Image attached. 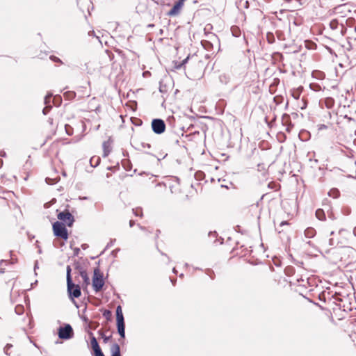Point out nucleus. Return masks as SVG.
Segmentation results:
<instances>
[{
  "label": "nucleus",
  "instance_id": "obj_1",
  "mask_svg": "<svg viewBox=\"0 0 356 356\" xmlns=\"http://www.w3.org/2000/svg\"><path fill=\"white\" fill-rule=\"evenodd\" d=\"M116 321L118 332L122 338L125 337V325L124 316L121 306H118L116 308Z\"/></svg>",
  "mask_w": 356,
  "mask_h": 356
},
{
  "label": "nucleus",
  "instance_id": "obj_2",
  "mask_svg": "<svg viewBox=\"0 0 356 356\" xmlns=\"http://www.w3.org/2000/svg\"><path fill=\"white\" fill-rule=\"evenodd\" d=\"M53 232L54 234L57 237H60L65 241L68 238L67 230L65 224L62 222L56 221L53 224Z\"/></svg>",
  "mask_w": 356,
  "mask_h": 356
},
{
  "label": "nucleus",
  "instance_id": "obj_3",
  "mask_svg": "<svg viewBox=\"0 0 356 356\" xmlns=\"http://www.w3.org/2000/svg\"><path fill=\"white\" fill-rule=\"evenodd\" d=\"M104 284V281L103 279V275L100 273V270L99 268H95L94 270V275H93V279H92V286L94 288V290L96 292L99 291L103 286Z\"/></svg>",
  "mask_w": 356,
  "mask_h": 356
},
{
  "label": "nucleus",
  "instance_id": "obj_4",
  "mask_svg": "<svg viewBox=\"0 0 356 356\" xmlns=\"http://www.w3.org/2000/svg\"><path fill=\"white\" fill-rule=\"evenodd\" d=\"M58 337L61 339H70L74 336V331L70 324H65L64 327H60L58 329Z\"/></svg>",
  "mask_w": 356,
  "mask_h": 356
},
{
  "label": "nucleus",
  "instance_id": "obj_5",
  "mask_svg": "<svg viewBox=\"0 0 356 356\" xmlns=\"http://www.w3.org/2000/svg\"><path fill=\"white\" fill-rule=\"evenodd\" d=\"M152 129L156 134H161L165 130V122L161 119H154L152 121Z\"/></svg>",
  "mask_w": 356,
  "mask_h": 356
},
{
  "label": "nucleus",
  "instance_id": "obj_6",
  "mask_svg": "<svg viewBox=\"0 0 356 356\" xmlns=\"http://www.w3.org/2000/svg\"><path fill=\"white\" fill-rule=\"evenodd\" d=\"M57 217L68 227H72L74 222V216L67 210L60 212Z\"/></svg>",
  "mask_w": 356,
  "mask_h": 356
},
{
  "label": "nucleus",
  "instance_id": "obj_7",
  "mask_svg": "<svg viewBox=\"0 0 356 356\" xmlns=\"http://www.w3.org/2000/svg\"><path fill=\"white\" fill-rule=\"evenodd\" d=\"M185 1L186 0H178L173 6L172 8L168 11L167 15L170 17L178 15L184 6Z\"/></svg>",
  "mask_w": 356,
  "mask_h": 356
},
{
  "label": "nucleus",
  "instance_id": "obj_8",
  "mask_svg": "<svg viewBox=\"0 0 356 356\" xmlns=\"http://www.w3.org/2000/svg\"><path fill=\"white\" fill-rule=\"evenodd\" d=\"M67 292L71 298H79L81 294V288L78 284H75L72 282V286H69V284L67 283Z\"/></svg>",
  "mask_w": 356,
  "mask_h": 356
},
{
  "label": "nucleus",
  "instance_id": "obj_9",
  "mask_svg": "<svg viewBox=\"0 0 356 356\" xmlns=\"http://www.w3.org/2000/svg\"><path fill=\"white\" fill-rule=\"evenodd\" d=\"M330 27L332 30H339L340 33L343 35L346 33V29L342 24H340L337 19H332L330 22Z\"/></svg>",
  "mask_w": 356,
  "mask_h": 356
},
{
  "label": "nucleus",
  "instance_id": "obj_10",
  "mask_svg": "<svg viewBox=\"0 0 356 356\" xmlns=\"http://www.w3.org/2000/svg\"><path fill=\"white\" fill-rule=\"evenodd\" d=\"M10 254L11 257L10 261L6 259L0 260V274H3L6 272V266H8L9 264H14L17 262V259H13L12 258L13 251L10 252Z\"/></svg>",
  "mask_w": 356,
  "mask_h": 356
},
{
  "label": "nucleus",
  "instance_id": "obj_11",
  "mask_svg": "<svg viewBox=\"0 0 356 356\" xmlns=\"http://www.w3.org/2000/svg\"><path fill=\"white\" fill-rule=\"evenodd\" d=\"M112 141L109 139L107 141H104L102 144L103 148V157H107L112 150L111 147Z\"/></svg>",
  "mask_w": 356,
  "mask_h": 356
},
{
  "label": "nucleus",
  "instance_id": "obj_12",
  "mask_svg": "<svg viewBox=\"0 0 356 356\" xmlns=\"http://www.w3.org/2000/svg\"><path fill=\"white\" fill-rule=\"evenodd\" d=\"M90 334L92 335L91 339H90V343H91L92 348L94 350V353L97 352L99 350H102L96 338L92 335V333Z\"/></svg>",
  "mask_w": 356,
  "mask_h": 356
},
{
  "label": "nucleus",
  "instance_id": "obj_13",
  "mask_svg": "<svg viewBox=\"0 0 356 356\" xmlns=\"http://www.w3.org/2000/svg\"><path fill=\"white\" fill-rule=\"evenodd\" d=\"M111 356H121L120 348L118 343H113L111 347Z\"/></svg>",
  "mask_w": 356,
  "mask_h": 356
},
{
  "label": "nucleus",
  "instance_id": "obj_14",
  "mask_svg": "<svg viewBox=\"0 0 356 356\" xmlns=\"http://www.w3.org/2000/svg\"><path fill=\"white\" fill-rule=\"evenodd\" d=\"M304 234L306 238H311L316 235V232L313 227H307L305 230Z\"/></svg>",
  "mask_w": 356,
  "mask_h": 356
},
{
  "label": "nucleus",
  "instance_id": "obj_15",
  "mask_svg": "<svg viewBox=\"0 0 356 356\" xmlns=\"http://www.w3.org/2000/svg\"><path fill=\"white\" fill-rule=\"evenodd\" d=\"M81 277L83 278L84 284L87 286L90 284V278L85 270L81 269L79 272Z\"/></svg>",
  "mask_w": 356,
  "mask_h": 356
},
{
  "label": "nucleus",
  "instance_id": "obj_16",
  "mask_svg": "<svg viewBox=\"0 0 356 356\" xmlns=\"http://www.w3.org/2000/svg\"><path fill=\"white\" fill-rule=\"evenodd\" d=\"M100 161L101 159L99 156H94L91 157L90 159V165L93 168L97 167L100 163Z\"/></svg>",
  "mask_w": 356,
  "mask_h": 356
},
{
  "label": "nucleus",
  "instance_id": "obj_17",
  "mask_svg": "<svg viewBox=\"0 0 356 356\" xmlns=\"http://www.w3.org/2000/svg\"><path fill=\"white\" fill-rule=\"evenodd\" d=\"M316 218L320 220H325V214L323 209H318L316 211Z\"/></svg>",
  "mask_w": 356,
  "mask_h": 356
},
{
  "label": "nucleus",
  "instance_id": "obj_18",
  "mask_svg": "<svg viewBox=\"0 0 356 356\" xmlns=\"http://www.w3.org/2000/svg\"><path fill=\"white\" fill-rule=\"evenodd\" d=\"M66 270H67V275H66L67 283L69 284V286L70 287V286H72V276H71V270H71V268L70 266H67Z\"/></svg>",
  "mask_w": 356,
  "mask_h": 356
},
{
  "label": "nucleus",
  "instance_id": "obj_19",
  "mask_svg": "<svg viewBox=\"0 0 356 356\" xmlns=\"http://www.w3.org/2000/svg\"><path fill=\"white\" fill-rule=\"evenodd\" d=\"M282 123L283 125L286 126L289 124L291 125V122L290 120V116L287 114H284L282 118Z\"/></svg>",
  "mask_w": 356,
  "mask_h": 356
},
{
  "label": "nucleus",
  "instance_id": "obj_20",
  "mask_svg": "<svg viewBox=\"0 0 356 356\" xmlns=\"http://www.w3.org/2000/svg\"><path fill=\"white\" fill-rule=\"evenodd\" d=\"M15 312L18 315L22 314L24 312V306L21 305H17L15 308Z\"/></svg>",
  "mask_w": 356,
  "mask_h": 356
},
{
  "label": "nucleus",
  "instance_id": "obj_21",
  "mask_svg": "<svg viewBox=\"0 0 356 356\" xmlns=\"http://www.w3.org/2000/svg\"><path fill=\"white\" fill-rule=\"evenodd\" d=\"M267 40L270 44H272L275 42V37L273 33H268L267 34Z\"/></svg>",
  "mask_w": 356,
  "mask_h": 356
},
{
  "label": "nucleus",
  "instance_id": "obj_22",
  "mask_svg": "<svg viewBox=\"0 0 356 356\" xmlns=\"http://www.w3.org/2000/svg\"><path fill=\"white\" fill-rule=\"evenodd\" d=\"M99 333L102 336L103 341L105 343H106L108 341V340L111 338V335L108 337L105 336L104 333L100 330L99 331Z\"/></svg>",
  "mask_w": 356,
  "mask_h": 356
},
{
  "label": "nucleus",
  "instance_id": "obj_23",
  "mask_svg": "<svg viewBox=\"0 0 356 356\" xmlns=\"http://www.w3.org/2000/svg\"><path fill=\"white\" fill-rule=\"evenodd\" d=\"M111 312L110 310H104V313H103V316L107 319V320H110L111 319Z\"/></svg>",
  "mask_w": 356,
  "mask_h": 356
},
{
  "label": "nucleus",
  "instance_id": "obj_24",
  "mask_svg": "<svg viewBox=\"0 0 356 356\" xmlns=\"http://www.w3.org/2000/svg\"><path fill=\"white\" fill-rule=\"evenodd\" d=\"M219 79H220V81L222 82V83H227L229 81V79L228 77H227V76L225 74H222L219 76Z\"/></svg>",
  "mask_w": 356,
  "mask_h": 356
},
{
  "label": "nucleus",
  "instance_id": "obj_25",
  "mask_svg": "<svg viewBox=\"0 0 356 356\" xmlns=\"http://www.w3.org/2000/svg\"><path fill=\"white\" fill-rule=\"evenodd\" d=\"M134 213L137 216H142L143 213L140 209L136 208L133 209Z\"/></svg>",
  "mask_w": 356,
  "mask_h": 356
},
{
  "label": "nucleus",
  "instance_id": "obj_26",
  "mask_svg": "<svg viewBox=\"0 0 356 356\" xmlns=\"http://www.w3.org/2000/svg\"><path fill=\"white\" fill-rule=\"evenodd\" d=\"M51 108V106L47 105L42 110V113L47 115Z\"/></svg>",
  "mask_w": 356,
  "mask_h": 356
},
{
  "label": "nucleus",
  "instance_id": "obj_27",
  "mask_svg": "<svg viewBox=\"0 0 356 356\" xmlns=\"http://www.w3.org/2000/svg\"><path fill=\"white\" fill-rule=\"evenodd\" d=\"M159 91L162 93H165V92H167V88H166V86H163L161 84V83H160V86H159Z\"/></svg>",
  "mask_w": 356,
  "mask_h": 356
},
{
  "label": "nucleus",
  "instance_id": "obj_28",
  "mask_svg": "<svg viewBox=\"0 0 356 356\" xmlns=\"http://www.w3.org/2000/svg\"><path fill=\"white\" fill-rule=\"evenodd\" d=\"M50 59H51V60L54 61V62H57V63H62L61 60H60L59 58H58V57H56V56H50Z\"/></svg>",
  "mask_w": 356,
  "mask_h": 356
},
{
  "label": "nucleus",
  "instance_id": "obj_29",
  "mask_svg": "<svg viewBox=\"0 0 356 356\" xmlns=\"http://www.w3.org/2000/svg\"><path fill=\"white\" fill-rule=\"evenodd\" d=\"M52 95L50 94V95H47L45 97H44V104L46 105H47L50 101V99Z\"/></svg>",
  "mask_w": 356,
  "mask_h": 356
},
{
  "label": "nucleus",
  "instance_id": "obj_30",
  "mask_svg": "<svg viewBox=\"0 0 356 356\" xmlns=\"http://www.w3.org/2000/svg\"><path fill=\"white\" fill-rule=\"evenodd\" d=\"M13 346L10 343H7L6 346L4 348V352L6 355H8V350L12 347Z\"/></svg>",
  "mask_w": 356,
  "mask_h": 356
},
{
  "label": "nucleus",
  "instance_id": "obj_31",
  "mask_svg": "<svg viewBox=\"0 0 356 356\" xmlns=\"http://www.w3.org/2000/svg\"><path fill=\"white\" fill-rule=\"evenodd\" d=\"M80 252V249L79 248H74V255L78 256Z\"/></svg>",
  "mask_w": 356,
  "mask_h": 356
},
{
  "label": "nucleus",
  "instance_id": "obj_32",
  "mask_svg": "<svg viewBox=\"0 0 356 356\" xmlns=\"http://www.w3.org/2000/svg\"><path fill=\"white\" fill-rule=\"evenodd\" d=\"M95 356H105L102 350L94 353Z\"/></svg>",
  "mask_w": 356,
  "mask_h": 356
},
{
  "label": "nucleus",
  "instance_id": "obj_33",
  "mask_svg": "<svg viewBox=\"0 0 356 356\" xmlns=\"http://www.w3.org/2000/svg\"><path fill=\"white\" fill-rule=\"evenodd\" d=\"M286 127V131L289 133L291 131V129L293 127V124H291V125H289V124Z\"/></svg>",
  "mask_w": 356,
  "mask_h": 356
},
{
  "label": "nucleus",
  "instance_id": "obj_34",
  "mask_svg": "<svg viewBox=\"0 0 356 356\" xmlns=\"http://www.w3.org/2000/svg\"><path fill=\"white\" fill-rule=\"evenodd\" d=\"M327 127L325 124L318 125V130L326 129Z\"/></svg>",
  "mask_w": 356,
  "mask_h": 356
},
{
  "label": "nucleus",
  "instance_id": "obj_35",
  "mask_svg": "<svg viewBox=\"0 0 356 356\" xmlns=\"http://www.w3.org/2000/svg\"><path fill=\"white\" fill-rule=\"evenodd\" d=\"M289 225V222L287 221H282L280 223V227H282L284 225Z\"/></svg>",
  "mask_w": 356,
  "mask_h": 356
},
{
  "label": "nucleus",
  "instance_id": "obj_36",
  "mask_svg": "<svg viewBox=\"0 0 356 356\" xmlns=\"http://www.w3.org/2000/svg\"><path fill=\"white\" fill-rule=\"evenodd\" d=\"M329 245L330 246H332V245H335V243H334V241L333 238H330V240H329Z\"/></svg>",
  "mask_w": 356,
  "mask_h": 356
},
{
  "label": "nucleus",
  "instance_id": "obj_37",
  "mask_svg": "<svg viewBox=\"0 0 356 356\" xmlns=\"http://www.w3.org/2000/svg\"><path fill=\"white\" fill-rule=\"evenodd\" d=\"M6 156V154L4 151L2 150L0 152V156L5 157Z\"/></svg>",
  "mask_w": 356,
  "mask_h": 356
},
{
  "label": "nucleus",
  "instance_id": "obj_38",
  "mask_svg": "<svg viewBox=\"0 0 356 356\" xmlns=\"http://www.w3.org/2000/svg\"><path fill=\"white\" fill-rule=\"evenodd\" d=\"M344 118L347 119L349 122L353 120V119L347 115H344Z\"/></svg>",
  "mask_w": 356,
  "mask_h": 356
},
{
  "label": "nucleus",
  "instance_id": "obj_39",
  "mask_svg": "<svg viewBox=\"0 0 356 356\" xmlns=\"http://www.w3.org/2000/svg\"><path fill=\"white\" fill-rule=\"evenodd\" d=\"M134 224H135V222L133 220H131L129 221V226H130V227H132L134 225Z\"/></svg>",
  "mask_w": 356,
  "mask_h": 356
},
{
  "label": "nucleus",
  "instance_id": "obj_40",
  "mask_svg": "<svg viewBox=\"0 0 356 356\" xmlns=\"http://www.w3.org/2000/svg\"><path fill=\"white\" fill-rule=\"evenodd\" d=\"M82 320H83L84 322H86V323H88V317H86V316H85L82 317Z\"/></svg>",
  "mask_w": 356,
  "mask_h": 356
},
{
  "label": "nucleus",
  "instance_id": "obj_41",
  "mask_svg": "<svg viewBox=\"0 0 356 356\" xmlns=\"http://www.w3.org/2000/svg\"><path fill=\"white\" fill-rule=\"evenodd\" d=\"M88 245L87 244H86V243L81 245V248L83 250H86V248H88Z\"/></svg>",
  "mask_w": 356,
  "mask_h": 356
},
{
  "label": "nucleus",
  "instance_id": "obj_42",
  "mask_svg": "<svg viewBox=\"0 0 356 356\" xmlns=\"http://www.w3.org/2000/svg\"><path fill=\"white\" fill-rule=\"evenodd\" d=\"M210 273H213V272L212 270H211L210 269H208V270H207V275H208L209 276H210L211 279H213V278L211 276Z\"/></svg>",
  "mask_w": 356,
  "mask_h": 356
},
{
  "label": "nucleus",
  "instance_id": "obj_43",
  "mask_svg": "<svg viewBox=\"0 0 356 356\" xmlns=\"http://www.w3.org/2000/svg\"><path fill=\"white\" fill-rule=\"evenodd\" d=\"M334 192L335 193V195H334V197H337L338 195H339V191L337 190V189H334Z\"/></svg>",
  "mask_w": 356,
  "mask_h": 356
},
{
  "label": "nucleus",
  "instance_id": "obj_44",
  "mask_svg": "<svg viewBox=\"0 0 356 356\" xmlns=\"http://www.w3.org/2000/svg\"><path fill=\"white\" fill-rule=\"evenodd\" d=\"M138 226L143 231H145L146 229V228L145 227H143V226H141L140 225H138Z\"/></svg>",
  "mask_w": 356,
  "mask_h": 356
},
{
  "label": "nucleus",
  "instance_id": "obj_45",
  "mask_svg": "<svg viewBox=\"0 0 356 356\" xmlns=\"http://www.w3.org/2000/svg\"><path fill=\"white\" fill-rule=\"evenodd\" d=\"M188 60V58H186V59H184L182 62V64L181 65H184V63H186Z\"/></svg>",
  "mask_w": 356,
  "mask_h": 356
},
{
  "label": "nucleus",
  "instance_id": "obj_46",
  "mask_svg": "<svg viewBox=\"0 0 356 356\" xmlns=\"http://www.w3.org/2000/svg\"><path fill=\"white\" fill-rule=\"evenodd\" d=\"M353 234L356 236V227L353 229Z\"/></svg>",
  "mask_w": 356,
  "mask_h": 356
},
{
  "label": "nucleus",
  "instance_id": "obj_47",
  "mask_svg": "<svg viewBox=\"0 0 356 356\" xmlns=\"http://www.w3.org/2000/svg\"><path fill=\"white\" fill-rule=\"evenodd\" d=\"M113 241H111L110 243H108L107 247L111 246L113 245Z\"/></svg>",
  "mask_w": 356,
  "mask_h": 356
},
{
  "label": "nucleus",
  "instance_id": "obj_48",
  "mask_svg": "<svg viewBox=\"0 0 356 356\" xmlns=\"http://www.w3.org/2000/svg\"><path fill=\"white\" fill-rule=\"evenodd\" d=\"M171 282H172V284H173V285H175V282H176V280H172V279H171Z\"/></svg>",
  "mask_w": 356,
  "mask_h": 356
},
{
  "label": "nucleus",
  "instance_id": "obj_49",
  "mask_svg": "<svg viewBox=\"0 0 356 356\" xmlns=\"http://www.w3.org/2000/svg\"><path fill=\"white\" fill-rule=\"evenodd\" d=\"M172 272H173L174 273H177V270H176L175 268H174L172 269Z\"/></svg>",
  "mask_w": 356,
  "mask_h": 356
},
{
  "label": "nucleus",
  "instance_id": "obj_50",
  "mask_svg": "<svg viewBox=\"0 0 356 356\" xmlns=\"http://www.w3.org/2000/svg\"><path fill=\"white\" fill-rule=\"evenodd\" d=\"M94 33H95V32L92 31V32H90V33H89V35H93Z\"/></svg>",
  "mask_w": 356,
  "mask_h": 356
},
{
  "label": "nucleus",
  "instance_id": "obj_51",
  "mask_svg": "<svg viewBox=\"0 0 356 356\" xmlns=\"http://www.w3.org/2000/svg\"><path fill=\"white\" fill-rule=\"evenodd\" d=\"M334 231H332V232H330V235H331V236H332V235H334Z\"/></svg>",
  "mask_w": 356,
  "mask_h": 356
},
{
  "label": "nucleus",
  "instance_id": "obj_52",
  "mask_svg": "<svg viewBox=\"0 0 356 356\" xmlns=\"http://www.w3.org/2000/svg\"><path fill=\"white\" fill-rule=\"evenodd\" d=\"M148 26H149V27H153V26H154V24H149Z\"/></svg>",
  "mask_w": 356,
  "mask_h": 356
},
{
  "label": "nucleus",
  "instance_id": "obj_53",
  "mask_svg": "<svg viewBox=\"0 0 356 356\" xmlns=\"http://www.w3.org/2000/svg\"><path fill=\"white\" fill-rule=\"evenodd\" d=\"M261 166V165H260V164H259V165H258V168H259V169H258V170H260L259 168H260Z\"/></svg>",
  "mask_w": 356,
  "mask_h": 356
},
{
  "label": "nucleus",
  "instance_id": "obj_54",
  "mask_svg": "<svg viewBox=\"0 0 356 356\" xmlns=\"http://www.w3.org/2000/svg\"><path fill=\"white\" fill-rule=\"evenodd\" d=\"M277 230H278V232L279 233H281L282 230H280L278 228H277Z\"/></svg>",
  "mask_w": 356,
  "mask_h": 356
},
{
  "label": "nucleus",
  "instance_id": "obj_55",
  "mask_svg": "<svg viewBox=\"0 0 356 356\" xmlns=\"http://www.w3.org/2000/svg\"><path fill=\"white\" fill-rule=\"evenodd\" d=\"M147 147H150V145L147 144Z\"/></svg>",
  "mask_w": 356,
  "mask_h": 356
},
{
  "label": "nucleus",
  "instance_id": "obj_56",
  "mask_svg": "<svg viewBox=\"0 0 356 356\" xmlns=\"http://www.w3.org/2000/svg\"><path fill=\"white\" fill-rule=\"evenodd\" d=\"M295 97L296 99H298V97H297V95H295Z\"/></svg>",
  "mask_w": 356,
  "mask_h": 356
},
{
  "label": "nucleus",
  "instance_id": "obj_57",
  "mask_svg": "<svg viewBox=\"0 0 356 356\" xmlns=\"http://www.w3.org/2000/svg\"><path fill=\"white\" fill-rule=\"evenodd\" d=\"M295 97L296 99H298V97H297V95H295Z\"/></svg>",
  "mask_w": 356,
  "mask_h": 356
},
{
  "label": "nucleus",
  "instance_id": "obj_58",
  "mask_svg": "<svg viewBox=\"0 0 356 356\" xmlns=\"http://www.w3.org/2000/svg\"><path fill=\"white\" fill-rule=\"evenodd\" d=\"M355 31H356V26H355Z\"/></svg>",
  "mask_w": 356,
  "mask_h": 356
},
{
  "label": "nucleus",
  "instance_id": "obj_59",
  "mask_svg": "<svg viewBox=\"0 0 356 356\" xmlns=\"http://www.w3.org/2000/svg\"><path fill=\"white\" fill-rule=\"evenodd\" d=\"M355 165H356V161H355Z\"/></svg>",
  "mask_w": 356,
  "mask_h": 356
}]
</instances>
